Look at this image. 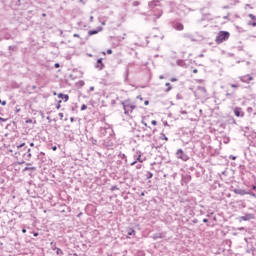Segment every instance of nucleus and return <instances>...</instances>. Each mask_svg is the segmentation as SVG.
Returning a JSON list of instances; mask_svg holds the SVG:
<instances>
[{"label": "nucleus", "mask_w": 256, "mask_h": 256, "mask_svg": "<svg viewBox=\"0 0 256 256\" xmlns=\"http://www.w3.org/2000/svg\"><path fill=\"white\" fill-rule=\"evenodd\" d=\"M22 233H27V230L25 228H23Z\"/></svg>", "instance_id": "obj_36"}, {"label": "nucleus", "mask_w": 256, "mask_h": 256, "mask_svg": "<svg viewBox=\"0 0 256 256\" xmlns=\"http://www.w3.org/2000/svg\"><path fill=\"white\" fill-rule=\"evenodd\" d=\"M165 85L167 86L166 93H169V91H171V89H173V87L171 86V83H169V82H167Z\"/></svg>", "instance_id": "obj_14"}, {"label": "nucleus", "mask_w": 256, "mask_h": 256, "mask_svg": "<svg viewBox=\"0 0 256 256\" xmlns=\"http://www.w3.org/2000/svg\"><path fill=\"white\" fill-rule=\"evenodd\" d=\"M141 195L143 196V195H145V193H142Z\"/></svg>", "instance_id": "obj_45"}, {"label": "nucleus", "mask_w": 256, "mask_h": 256, "mask_svg": "<svg viewBox=\"0 0 256 256\" xmlns=\"http://www.w3.org/2000/svg\"><path fill=\"white\" fill-rule=\"evenodd\" d=\"M73 37H77L79 39V34H74Z\"/></svg>", "instance_id": "obj_34"}, {"label": "nucleus", "mask_w": 256, "mask_h": 256, "mask_svg": "<svg viewBox=\"0 0 256 256\" xmlns=\"http://www.w3.org/2000/svg\"><path fill=\"white\" fill-rule=\"evenodd\" d=\"M234 115H235V117H245V112H243V108L236 107L234 109Z\"/></svg>", "instance_id": "obj_5"}, {"label": "nucleus", "mask_w": 256, "mask_h": 256, "mask_svg": "<svg viewBox=\"0 0 256 256\" xmlns=\"http://www.w3.org/2000/svg\"><path fill=\"white\" fill-rule=\"evenodd\" d=\"M58 97H59V99H64L65 103H67V101H69V95H67V94L60 93V94H58Z\"/></svg>", "instance_id": "obj_11"}, {"label": "nucleus", "mask_w": 256, "mask_h": 256, "mask_svg": "<svg viewBox=\"0 0 256 256\" xmlns=\"http://www.w3.org/2000/svg\"><path fill=\"white\" fill-rule=\"evenodd\" d=\"M192 41H197V39H192Z\"/></svg>", "instance_id": "obj_44"}, {"label": "nucleus", "mask_w": 256, "mask_h": 256, "mask_svg": "<svg viewBox=\"0 0 256 256\" xmlns=\"http://www.w3.org/2000/svg\"><path fill=\"white\" fill-rule=\"evenodd\" d=\"M252 197H256V195H255V194H252Z\"/></svg>", "instance_id": "obj_43"}, {"label": "nucleus", "mask_w": 256, "mask_h": 256, "mask_svg": "<svg viewBox=\"0 0 256 256\" xmlns=\"http://www.w3.org/2000/svg\"><path fill=\"white\" fill-rule=\"evenodd\" d=\"M231 159H232V161H235V159H237V157L232 156Z\"/></svg>", "instance_id": "obj_35"}, {"label": "nucleus", "mask_w": 256, "mask_h": 256, "mask_svg": "<svg viewBox=\"0 0 256 256\" xmlns=\"http://www.w3.org/2000/svg\"><path fill=\"white\" fill-rule=\"evenodd\" d=\"M240 81H242V83H251V81H253V76L247 74L244 75L242 77H240Z\"/></svg>", "instance_id": "obj_6"}, {"label": "nucleus", "mask_w": 256, "mask_h": 256, "mask_svg": "<svg viewBox=\"0 0 256 256\" xmlns=\"http://www.w3.org/2000/svg\"><path fill=\"white\" fill-rule=\"evenodd\" d=\"M122 105H123L125 115H129V113H133V111H135V109L137 108V106H135V104L131 103V101L129 100H126L125 102H123Z\"/></svg>", "instance_id": "obj_3"}, {"label": "nucleus", "mask_w": 256, "mask_h": 256, "mask_svg": "<svg viewBox=\"0 0 256 256\" xmlns=\"http://www.w3.org/2000/svg\"><path fill=\"white\" fill-rule=\"evenodd\" d=\"M170 81H171L172 83H175V81H177V78H171Z\"/></svg>", "instance_id": "obj_27"}, {"label": "nucleus", "mask_w": 256, "mask_h": 256, "mask_svg": "<svg viewBox=\"0 0 256 256\" xmlns=\"http://www.w3.org/2000/svg\"><path fill=\"white\" fill-rule=\"evenodd\" d=\"M252 189H254V190H255V189H256V186H253V187H252Z\"/></svg>", "instance_id": "obj_42"}, {"label": "nucleus", "mask_w": 256, "mask_h": 256, "mask_svg": "<svg viewBox=\"0 0 256 256\" xmlns=\"http://www.w3.org/2000/svg\"><path fill=\"white\" fill-rule=\"evenodd\" d=\"M234 193H235L236 195H249V193H247V191L242 190V189H235V190H234Z\"/></svg>", "instance_id": "obj_9"}, {"label": "nucleus", "mask_w": 256, "mask_h": 256, "mask_svg": "<svg viewBox=\"0 0 256 256\" xmlns=\"http://www.w3.org/2000/svg\"><path fill=\"white\" fill-rule=\"evenodd\" d=\"M138 99H140V101H143V97L141 96H138Z\"/></svg>", "instance_id": "obj_37"}, {"label": "nucleus", "mask_w": 256, "mask_h": 256, "mask_svg": "<svg viewBox=\"0 0 256 256\" xmlns=\"http://www.w3.org/2000/svg\"><path fill=\"white\" fill-rule=\"evenodd\" d=\"M248 17L251 19L250 21H248V25L250 27H256V16L253 14H249Z\"/></svg>", "instance_id": "obj_7"}, {"label": "nucleus", "mask_w": 256, "mask_h": 256, "mask_svg": "<svg viewBox=\"0 0 256 256\" xmlns=\"http://www.w3.org/2000/svg\"><path fill=\"white\" fill-rule=\"evenodd\" d=\"M104 68H105V64H103V58H99L97 60L96 69H99V71H103Z\"/></svg>", "instance_id": "obj_8"}, {"label": "nucleus", "mask_w": 256, "mask_h": 256, "mask_svg": "<svg viewBox=\"0 0 256 256\" xmlns=\"http://www.w3.org/2000/svg\"><path fill=\"white\" fill-rule=\"evenodd\" d=\"M176 155H177L178 159H182V161H188L189 160V157L185 154V152H183L182 149H179L176 152Z\"/></svg>", "instance_id": "obj_4"}, {"label": "nucleus", "mask_w": 256, "mask_h": 256, "mask_svg": "<svg viewBox=\"0 0 256 256\" xmlns=\"http://www.w3.org/2000/svg\"><path fill=\"white\" fill-rule=\"evenodd\" d=\"M136 163H137V161H134V162L131 163V165H135Z\"/></svg>", "instance_id": "obj_39"}, {"label": "nucleus", "mask_w": 256, "mask_h": 256, "mask_svg": "<svg viewBox=\"0 0 256 256\" xmlns=\"http://www.w3.org/2000/svg\"><path fill=\"white\" fill-rule=\"evenodd\" d=\"M193 73L196 74V73H199V71L197 69H194Z\"/></svg>", "instance_id": "obj_30"}, {"label": "nucleus", "mask_w": 256, "mask_h": 256, "mask_svg": "<svg viewBox=\"0 0 256 256\" xmlns=\"http://www.w3.org/2000/svg\"><path fill=\"white\" fill-rule=\"evenodd\" d=\"M16 157H22L24 161H30L31 160V148H27L25 142L22 143H16L15 144Z\"/></svg>", "instance_id": "obj_1"}, {"label": "nucleus", "mask_w": 256, "mask_h": 256, "mask_svg": "<svg viewBox=\"0 0 256 256\" xmlns=\"http://www.w3.org/2000/svg\"><path fill=\"white\" fill-rule=\"evenodd\" d=\"M152 178H153V173L148 172L147 179H152Z\"/></svg>", "instance_id": "obj_19"}, {"label": "nucleus", "mask_w": 256, "mask_h": 256, "mask_svg": "<svg viewBox=\"0 0 256 256\" xmlns=\"http://www.w3.org/2000/svg\"><path fill=\"white\" fill-rule=\"evenodd\" d=\"M54 67H55V69H59V67H60L59 63H56V64L54 65Z\"/></svg>", "instance_id": "obj_26"}, {"label": "nucleus", "mask_w": 256, "mask_h": 256, "mask_svg": "<svg viewBox=\"0 0 256 256\" xmlns=\"http://www.w3.org/2000/svg\"><path fill=\"white\" fill-rule=\"evenodd\" d=\"M112 53H113V50H111V49H108V50H107V54H108V55H111Z\"/></svg>", "instance_id": "obj_24"}, {"label": "nucleus", "mask_w": 256, "mask_h": 256, "mask_svg": "<svg viewBox=\"0 0 256 256\" xmlns=\"http://www.w3.org/2000/svg\"><path fill=\"white\" fill-rule=\"evenodd\" d=\"M36 169L35 167H25L23 171H35Z\"/></svg>", "instance_id": "obj_16"}, {"label": "nucleus", "mask_w": 256, "mask_h": 256, "mask_svg": "<svg viewBox=\"0 0 256 256\" xmlns=\"http://www.w3.org/2000/svg\"><path fill=\"white\" fill-rule=\"evenodd\" d=\"M252 111H253V109H252L251 107H248V108H247V112H248V113H252Z\"/></svg>", "instance_id": "obj_25"}, {"label": "nucleus", "mask_w": 256, "mask_h": 256, "mask_svg": "<svg viewBox=\"0 0 256 256\" xmlns=\"http://www.w3.org/2000/svg\"><path fill=\"white\" fill-rule=\"evenodd\" d=\"M56 250V255H63V250H61L60 248H55Z\"/></svg>", "instance_id": "obj_17"}, {"label": "nucleus", "mask_w": 256, "mask_h": 256, "mask_svg": "<svg viewBox=\"0 0 256 256\" xmlns=\"http://www.w3.org/2000/svg\"><path fill=\"white\" fill-rule=\"evenodd\" d=\"M142 165L140 164L139 166H137V169H141Z\"/></svg>", "instance_id": "obj_40"}, {"label": "nucleus", "mask_w": 256, "mask_h": 256, "mask_svg": "<svg viewBox=\"0 0 256 256\" xmlns=\"http://www.w3.org/2000/svg\"><path fill=\"white\" fill-rule=\"evenodd\" d=\"M34 237H39V233L35 232Z\"/></svg>", "instance_id": "obj_33"}, {"label": "nucleus", "mask_w": 256, "mask_h": 256, "mask_svg": "<svg viewBox=\"0 0 256 256\" xmlns=\"http://www.w3.org/2000/svg\"><path fill=\"white\" fill-rule=\"evenodd\" d=\"M229 37H231V34L228 31H220L215 38V42L217 45H221L224 41H228Z\"/></svg>", "instance_id": "obj_2"}, {"label": "nucleus", "mask_w": 256, "mask_h": 256, "mask_svg": "<svg viewBox=\"0 0 256 256\" xmlns=\"http://www.w3.org/2000/svg\"><path fill=\"white\" fill-rule=\"evenodd\" d=\"M135 230L133 229V228H130L129 230H128V235H135Z\"/></svg>", "instance_id": "obj_18"}, {"label": "nucleus", "mask_w": 256, "mask_h": 256, "mask_svg": "<svg viewBox=\"0 0 256 256\" xmlns=\"http://www.w3.org/2000/svg\"><path fill=\"white\" fill-rule=\"evenodd\" d=\"M30 147H35V143L31 142Z\"/></svg>", "instance_id": "obj_32"}, {"label": "nucleus", "mask_w": 256, "mask_h": 256, "mask_svg": "<svg viewBox=\"0 0 256 256\" xmlns=\"http://www.w3.org/2000/svg\"><path fill=\"white\" fill-rule=\"evenodd\" d=\"M175 29L177 31H183V29H185V26H183V24H181V23H178V24H176Z\"/></svg>", "instance_id": "obj_12"}, {"label": "nucleus", "mask_w": 256, "mask_h": 256, "mask_svg": "<svg viewBox=\"0 0 256 256\" xmlns=\"http://www.w3.org/2000/svg\"><path fill=\"white\" fill-rule=\"evenodd\" d=\"M86 109H87V105L83 104V105L81 106V111H85Z\"/></svg>", "instance_id": "obj_21"}, {"label": "nucleus", "mask_w": 256, "mask_h": 256, "mask_svg": "<svg viewBox=\"0 0 256 256\" xmlns=\"http://www.w3.org/2000/svg\"><path fill=\"white\" fill-rule=\"evenodd\" d=\"M232 89H237L239 87V84H231Z\"/></svg>", "instance_id": "obj_20"}, {"label": "nucleus", "mask_w": 256, "mask_h": 256, "mask_svg": "<svg viewBox=\"0 0 256 256\" xmlns=\"http://www.w3.org/2000/svg\"><path fill=\"white\" fill-rule=\"evenodd\" d=\"M160 139L161 141H169V138H167V136L163 133L160 135Z\"/></svg>", "instance_id": "obj_15"}, {"label": "nucleus", "mask_w": 256, "mask_h": 256, "mask_svg": "<svg viewBox=\"0 0 256 256\" xmlns=\"http://www.w3.org/2000/svg\"><path fill=\"white\" fill-rule=\"evenodd\" d=\"M151 124L155 126V125H157V122L155 120H152Z\"/></svg>", "instance_id": "obj_28"}, {"label": "nucleus", "mask_w": 256, "mask_h": 256, "mask_svg": "<svg viewBox=\"0 0 256 256\" xmlns=\"http://www.w3.org/2000/svg\"><path fill=\"white\" fill-rule=\"evenodd\" d=\"M203 223H207V219H203Z\"/></svg>", "instance_id": "obj_41"}, {"label": "nucleus", "mask_w": 256, "mask_h": 256, "mask_svg": "<svg viewBox=\"0 0 256 256\" xmlns=\"http://www.w3.org/2000/svg\"><path fill=\"white\" fill-rule=\"evenodd\" d=\"M1 120H3V118H0Z\"/></svg>", "instance_id": "obj_47"}, {"label": "nucleus", "mask_w": 256, "mask_h": 256, "mask_svg": "<svg viewBox=\"0 0 256 256\" xmlns=\"http://www.w3.org/2000/svg\"><path fill=\"white\" fill-rule=\"evenodd\" d=\"M0 104L5 107V105H7V101H1V100H0Z\"/></svg>", "instance_id": "obj_23"}, {"label": "nucleus", "mask_w": 256, "mask_h": 256, "mask_svg": "<svg viewBox=\"0 0 256 256\" xmlns=\"http://www.w3.org/2000/svg\"><path fill=\"white\" fill-rule=\"evenodd\" d=\"M250 219H253V215H251V214H246V215L240 217V221H250Z\"/></svg>", "instance_id": "obj_10"}, {"label": "nucleus", "mask_w": 256, "mask_h": 256, "mask_svg": "<svg viewBox=\"0 0 256 256\" xmlns=\"http://www.w3.org/2000/svg\"><path fill=\"white\" fill-rule=\"evenodd\" d=\"M137 161H139V163H143V159H141V155L138 156Z\"/></svg>", "instance_id": "obj_22"}, {"label": "nucleus", "mask_w": 256, "mask_h": 256, "mask_svg": "<svg viewBox=\"0 0 256 256\" xmlns=\"http://www.w3.org/2000/svg\"><path fill=\"white\" fill-rule=\"evenodd\" d=\"M59 103H61V100L59 101Z\"/></svg>", "instance_id": "obj_46"}, {"label": "nucleus", "mask_w": 256, "mask_h": 256, "mask_svg": "<svg viewBox=\"0 0 256 256\" xmlns=\"http://www.w3.org/2000/svg\"><path fill=\"white\" fill-rule=\"evenodd\" d=\"M52 151H57V146H53Z\"/></svg>", "instance_id": "obj_29"}, {"label": "nucleus", "mask_w": 256, "mask_h": 256, "mask_svg": "<svg viewBox=\"0 0 256 256\" xmlns=\"http://www.w3.org/2000/svg\"><path fill=\"white\" fill-rule=\"evenodd\" d=\"M99 31H101V29H99V30H90L89 32H88V35H97V33H99Z\"/></svg>", "instance_id": "obj_13"}, {"label": "nucleus", "mask_w": 256, "mask_h": 256, "mask_svg": "<svg viewBox=\"0 0 256 256\" xmlns=\"http://www.w3.org/2000/svg\"><path fill=\"white\" fill-rule=\"evenodd\" d=\"M90 91H95V88H94V87H91V88H90Z\"/></svg>", "instance_id": "obj_38"}, {"label": "nucleus", "mask_w": 256, "mask_h": 256, "mask_svg": "<svg viewBox=\"0 0 256 256\" xmlns=\"http://www.w3.org/2000/svg\"><path fill=\"white\" fill-rule=\"evenodd\" d=\"M144 105H149V100H146V101L144 102Z\"/></svg>", "instance_id": "obj_31"}]
</instances>
